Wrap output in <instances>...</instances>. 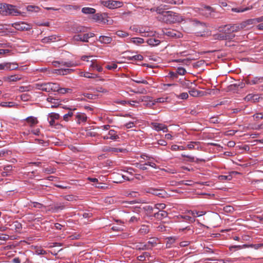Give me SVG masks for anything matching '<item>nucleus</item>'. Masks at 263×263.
<instances>
[{
	"label": "nucleus",
	"instance_id": "obj_1",
	"mask_svg": "<svg viewBox=\"0 0 263 263\" xmlns=\"http://www.w3.org/2000/svg\"><path fill=\"white\" fill-rule=\"evenodd\" d=\"M161 20L167 24L180 23L184 20L182 16L171 11H166L162 16Z\"/></svg>",
	"mask_w": 263,
	"mask_h": 263
},
{
	"label": "nucleus",
	"instance_id": "obj_2",
	"mask_svg": "<svg viewBox=\"0 0 263 263\" xmlns=\"http://www.w3.org/2000/svg\"><path fill=\"white\" fill-rule=\"evenodd\" d=\"M85 28L81 27L77 29L78 34H75L73 36V40L74 41H80L82 42H88L89 39L92 37L95 36V33L92 32H88L82 34L84 32Z\"/></svg>",
	"mask_w": 263,
	"mask_h": 263
},
{
	"label": "nucleus",
	"instance_id": "obj_3",
	"mask_svg": "<svg viewBox=\"0 0 263 263\" xmlns=\"http://www.w3.org/2000/svg\"><path fill=\"white\" fill-rule=\"evenodd\" d=\"M0 13L3 15H17L19 13L14 6L7 4H0Z\"/></svg>",
	"mask_w": 263,
	"mask_h": 263
},
{
	"label": "nucleus",
	"instance_id": "obj_4",
	"mask_svg": "<svg viewBox=\"0 0 263 263\" xmlns=\"http://www.w3.org/2000/svg\"><path fill=\"white\" fill-rule=\"evenodd\" d=\"M157 245V239L152 238L146 243H139L136 246V249L138 250H149Z\"/></svg>",
	"mask_w": 263,
	"mask_h": 263
},
{
	"label": "nucleus",
	"instance_id": "obj_5",
	"mask_svg": "<svg viewBox=\"0 0 263 263\" xmlns=\"http://www.w3.org/2000/svg\"><path fill=\"white\" fill-rule=\"evenodd\" d=\"M100 3L104 6L110 9H114L122 7L123 3L120 1L108 0L101 1Z\"/></svg>",
	"mask_w": 263,
	"mask_h": 263
},
{
	"label": "nucleus",
	"instance_id": "obj_6",
	"mask_svg": "<svg viewBox=\"0 0 263 263\" xmlns=\"http://www.w3.org/2000/svg\"><path fill=\"white\" fill-rule=\"evenodd\" d=\"M104 140H111L114 141H119L120 136L118 132L114 129H109L108 133L102 137Z\"/></svg>",
	"mask_w": 263,
	"mask_h": 263
},
{
	"label": "nucleus",
	"instance_id": "obj_7",
	"mask_svg": "<svg viewBox=\"0 0 263 263\" xmlns=\"http://www.w3.org/2000/svg\"><path fill=\"white\" fill-rule=\"evenodd\" d=\"M146 193L151 194L159 197L164 198L166 195V192L163 190H159L153 187H149L145 190Z\"/></svg>",
	"mask_w": 263,
	"mask_h": 263
},
{
	"label": "nucleus",
	"instance_id": "obj_8",
	"mask_svg": "<svg viewBox=\"0 0 263 263\" xmlns=\"http://www.w3.org/2000/svg\"><path fill=\"white\" fill-rule=\"evenodd\" d=\"M12 26L19 31H28L31 29L30 25L24 22L15 23L12 24Z\"/></svg>",
	"mask_w": 263,
	"mask_h": 263
},
{
	"label": "nucleus",
	"instance_id": "obj_9",
	"mask_svg": "<svg viewBox=\"0 0 263 263\" xmlns=\"http://www.w3.org/2000/svg\"><path fill=\"white\" fill-rule=\"evenodd\" d=\"M33 87L37 90L49 92L50 85L48 83H36L33 85Z\"/></svg>",
	"mask_w": 263,
	"mask_h": 263
},
{
	"label": "nucleus",
	"instance_id": "obj_10",
	"mask_svg": "<svg viewBox=\"0 0 263 263\" xmlns=\"http://www.w3.org/2000/svg\"><path fill=\"white\" fill-rule=\"evenodd\" d=\"M52 65L54 67H58L60 66H65L67 67H74L77 65L72 61L63 62V61H53L52 62Z\"/></svg>",
	"mask_w": 263,
	"mask_h": 263
},
{
	"label": "nucleus",
	"instance_id": "obj_11",
	"mask_svg": "<svg viewBox=\"0 0 263 263\" xmlns=\"http://www.w3.org/2000/svg\"><path fill=\"white\" fill-rule=\"evenodd\" d=\"M151 125L153 129L157 132L162 131L166 133L168 131L167 126L162 123L152 122Z\"/></svg>",
	"mask_w": 263,
	"mask_h": 263
},
{
	"label": "nucleus",
	"instance_id": "obj_12",
	"mask_svg": "<svg viewBox=\"0 0 263 263\" xmlns=\"http://www.w3.org/2000/svg\"><path fill=\"white\" fill-rule=\"evenodd\" d=\"M22 77L21 74H14L10 75L4 77L3 78L4 81L8 83L16 82L21 80Z\"/></svg>",
	"mask_w": 263,
	"mask_h": 263
},
{
	"label": "nucleus",
	"instance_id": "obj_13",
	"mask_svg": "<svg viewBox=\"0 0 263 263\" xmlns=\"http://www.w3.org/2000/svg\"><path fill=\"white\" fill-rule=\"evenodd\" d=\"M141 101H143L144 105L152 107L156 104V102L153 100V98L148 96H141Z\"/></svg>",
	"mask_w": 263,
	"mask_h": 263
},
{
	"label": "nucleus",
	"instance_id": "obj_14",
	"mask_svg": "<svg viewBox=\"0 0 263 263\" xmlns=\"http://www.w3.org/2000/svg\"><path fill=\"white\" fill-rule=\"evenodd\" d=\"M48 120L50 126L55 125V120H57L60 118V115L58 113L51 112L48 114Z\"/></svg>",
	"mask_w": 263,
	"mask_h": 263
},
{
	"label": "nucleus",
	"instance_id": "obj_15",
	"mask_svg": "<svg viewBox=\"0 0 263 263\" xmlns=\"http://www.w3.org/2000/svg\"><path fill=\"white\" fill-rule=\"evenodd\" d=\"M164 33L168 36L180 38L182 36V34L174 30H166Z\"/></svg>",
	"mask_w": 263,
	"mask_h": 263
},
{
	"label": "nucleus",
	"instance_id": "obj_16",
	"mask_svg": "<svg viewBox=\"0 0 263 263\" xmlns=\"http://www.w3.org/2000/svg\"><path fill=\"white\" fill-rule=\"evenodd\" d=\"M105 200L106 202H108L109 204L116 203L118 205L127 203V202L126 201H118L117 200V198H112L111 197L106 198Z\"/></svg>",
	"mask_w": 263,
	"mask_h": 263
},
{
	"label": "nucleus",
	"instance_id": "obj_17",
	"mask_svg": "<svg viewBox=\"0 0 263 263\" xmlns=\"http://www.w3.org/2000/svg\"><path fill=\"white\" fill-rule=\"evenodd\" d=\"M263 82V77H256L252 80H246V82L247 84L255 85Z\"/></svg>",
	"mask_w": 263,
	"mask_h": 263
},
{
	"label": "nucleus",
	"instance_id": "obj_18",
	"mask_svg": "<svg viewBox=\"0 0 263 263\" xmlns=\"http://www.w3.org/2000/svg\"><path fill=\"white\" fill-rule=\"evenodd\" d=\"M167 213L165 211H159L154 214V217L159 220H161L167 216Z\"/></svg>",
	"mask_w": 263,
	"mask_h": 263
},
{
	"label": "nucleus",
	"instance_id": "obj_19",
	"mask_svg": "<svg viewBox=\"0 0 263 263\" xmlns=\"http://www.w3.org/2000/svg\"><path fill=\"white\" fill-rule=\"evenodd\" d=\"M25 120L27 121V122L29 124V125L30 127H33L35 124H37L38 121L37 118L33 117L30 116L26 118Z\"/></svg>",
	"mask_w": 263,
	"mask_h": 263
},
{
	"label": "nucleus",
	"instance_id": "obj_20",
	"mask_svg": "<svg viewBox=\"0 0 263 263\" xmlns=\"http://www.w3.org/2000/svg\"><path fill=\"white\" fill-rule=\"evenodd\" d=\"M98 41L102 44H108L111 42L112 38L108 36L101 35Z\"/></svg>",
	"mask_w": 263,
	"mask_h": 263
},
{
	"label": "nucleus",
	"instance_id": "obj_21",
	"mask_svg": "<svg viewBox=\"0 0 263 263\" xmlns=\"http://www.w3.org/2000/svg\"><path fill=\"white\" fill-rule=\"evenodd\" d=\"M168 9V6L165 5H161L160 6L156 8V12L158 14H162V16L166 11H165V10Z\"/></svg>",
	"mask_w": 263,
	"mask_h": 263
},
{
	"label": "nucleus",
	"instance_id": "obj_22",
	"mask_svg": "<svg viewBox=\"0 0 263 263\" xmlns=\"http://www.w3.org/2000/svg\"><path fill=\"white\" fill-rule=\"evenodd\" d=\"M202 12L200 13L206 16H209L211 14L214 12V9L210 6H205L203 9H201Z\"/></svg>",
	"mask_w": 263,
	"mask_h": 263
},
{
	"label": "nucleus",
	"instance_id": "obj_23",
	"mask_svg": "<svg viewBox=\"0 0 263 263\" xmlns=\"http://www.w3.org/2000/svg\"><path fill=\"white\" fill-rule=\"evenodd\" d=\"M231 28V25H226L221 28L220 31L224 33L226 35H230L231 33H233L232 29Z\"/></svg>",
	"mask_w": 263,
	"mask_h": 263
},
{
	"label": "nucleus",
	"instance_id": "obj_24",
	"mask_svg": "<svg viewBox=\"0 0 263 263\" xmlns=\"http://www.w3.org/2000/svg\"><path fill=\"white\" fill-rule=\"evenodd\" d=\"M186 213L193 216V218H194V217H200L205 214V212L204 211H197L192 210L187 211Z\"/></svg>",
	"mask_w": 263,
	"mask_h": 263
},
{
	"label": "nucleus",
	"instance_id": "obj_25",
	"mask_svg": "<svg viewBox=\"0 0 263 263\" xmlns=\"http://www.w3.org/2000/svg\"><path fill=\"white\" fill-rule=\"evenodd\" d=\"M47 101L48 102H49V103L52 104L51 105V108L57 107L60 104L59 100L54 99V98H52L51 97H48L47 98Z\"/></svg>",
	"mask_w": 263,
	"mask_h": 263
},
{
	"label": "nucleus",
	"instance_id": "obj_26",
	"mask_svg": "<svg viewBox=\"0 0 263 263\" xmlns=\"http://www.w3.org/2000/svg\"><path fill=\"white\" fill-rule=\"evenodd\" d=\"M76 118L78 120L77 122L79 124H80L82 122H85L87 119L86 115L82 113H78L76 116Z\"/></svg>",
	"mask_w": 263,
	"mask_h": 263
},
{
	"label": "nucleus",
	"instance_id": "obj_27",
	"mask_svg": "<svg viewBox=\"0 0 263 263\" xmlns=\"http://www.w3.org/2000/svg\"><path fill=\"white\" fill-rule=\"evenodd\" d=\"M146 43L151 46H156L160 43V41L155 38L150 37L147 39Z\"/></svg>",
	"mask_w": 263,
	"mask_h": 263
},
{
	"label": "nucleus",
	"instance_id": "obj_28",
	"mask_svg": "<svg viewBox=\"0 0 263 263\" xmlns=\"http://www.w3.org/2000/svg\"><path fill=\"white\" fill-rule=\"evenodd\" d=\"M36 71L39 72L43 73L44 75L46 76H49L52 74V70L49 69L48 67H42L36 69Z\"/></svg>",
	"mask_w": 263,
	"mask_h": 263
},
{
	"label": "nucleus",
	"instance_id": "obj_29",
	"mask_svg": "<svg viewBox=\"0 0 263 263\" xmlns=\"http://www.w3.org/2000/svg\"><path fill=\"white\" fill-rule=\"evenodd\" d=\"M57 36L55 35H52L47 37H44L42 39V42L43 43H49L53 42L57 40Z\"/></svg>",
	"mask_w": 263,
	"mask_h": 263
},
{
	"label": "nucleus",
	"instance_id": "obj_30",
	"mask_svg": "<svg viewBox=\"0 0 263 263\" xmlns=\"http://www.w3.org/2000/svg\"><path fill=\"white\" fill-rule=\"evenodd\" d=\"M232 29L233 32H238L245 28V26L243 23H241L240 24H233L231 25Z\"/></svg>",
	"mask_w": 263,
	"mask_h": 263
},
{
	"label": "nucleus",
	"instance_id": "obj_31",
	"mask_svg": "<svg viewBox=\"0 0 263 263\" xmlns=\"http://www.w3.org/2000/svg\"><path fill=\"white\" fill-rule=\"evenodd\" d=\"M52 210L54 212H58L65 209V205L63 203H59L54 205L52 207Z\"/></svg>",
	"mask_w": 263,
	"mask_h": 263
},
{
	"label": "nucleus",
	"instance_id": "obj_32",
	"mask_svg": "<svg viewBox=\"0 0 263 263\" xmlns=\"http://www.w3.org/2000/svg\"><path fill=\"white\" fill-rule=\"evenodd\" d=\"M130 42L137 45H139L144 43V39L141 37H132L130 39Z\"/></svg>",
	"mask_w": 263,
	"mask_h": 263
},
{
	"label": "nucleus",
	"instance_id": "obj_33",
	"mask_svg": "<svg viewBox=\"0 0 263 263\" xmlns=\"http://www.w3.org/2000/svg\"><path fill=\"white\" fill-rule=\"evenodd\" d=\"M82 12L86 14H93L96 12V10L92 8L84 7L82 9Z\"/></svg>",
	"mask_w": 263,
	"mask_h": 263
},
{
	"label": "nucleus",
	"instance_id": "obj_34",
	"mask_svg": "<svg viewBox=\"0 0 263 263\" xmlns=\"http://www.w3.org/2000/svg\"><path fill=\"white\" fill-rule=\"evenodd\" d=\"M49 85H50V91L59 92V90L60 89V86L58 84L49 82Z\"/></svg>",
	"mask_w": 263,
	"mask_h": 263
},
{
	"label": "nucleus",
	"instance_id": "obj_35",
	"mask_svg": "<svg viewBox=\"0 0 263 263\" xmlns=\"http://www.w3.org/2000/svg\"><path fill=\"white\" fill-rule=\"evenodd\" d=\"M16 105L13 102H3L0 103V106L3 107H12Z\"/></svg>",
	"mask_w": 263,
	"mask_h": 263
},
{
	"label": "nucleus",
	"instance_id": "obj_36",
	"mask_svg": "<svg viewBox=\"0 0 263 263\" xmlns=\"http://www.w3.org/2000/svg\"><path fill=\"white\" fill-rule=\"evenodd\" d=\"M220 181H230L232 179V176L231 175H220L218 177Z\"/></svg>",
	"mask_w": 263,
	"mask_h": 263
},
{
	"label": "nucleus",
	"instance_id": "obj_37",
	"mask_svg": "<svg viewBox=\"0 0 263 263\" xmlns=\"http://www.w3.org/2000/svg\"><path fill=\"white\" fill-rule=\"evenodd\" d=\"M181 218L185 221H189L190 223H193L195 221V218L188 215H180L178 216V218Z\"/></svg>",
	"mask_w": 263,
	"mask_h": 263
},
{
	"label": "nucleus",
	"instance_id": "obj_38",
	"mask_svg": "<svg viewBox=\"0 0 263 263\" xmlns=\"http://www.w3.org/2000/svg\"><path fill=\"white\" fill-rule=\"evenodd\" d=\"M28 204L29 206L32 205L33 207L39 209H42V208L44 207V205L41 203L37 202H33L31 201H30Z\"/></svg>",
	"mask_w": 263,
	"mask_h": 263
},
{
	"label": "nucleus",
	"instance_id": "obj_39",
	"mask_svg": "<svg viewBox=\"0 0 263 263\" xmlns=\"http://www.w3.org/2000/svg\"><path fill=\"white\" fill-rule=\"evenodd\" d=\"M132 80L138 84H148V83L146 80H145L141 78H138L137 79H132Z\"/></svg>",
	"mask_w": 263,
	"mask_h": 263
},
{
	"label": "nucleus",
	"instance_id": "obj_40",
	"mask_svg": "<svg viewBox=\"0 0 263 263\" xmlns=\"http://www.w3.org/2000/svg\"><path fill=\"white\" fill-rule=\"evenodd\" d=\"M242 23H243V25L245 26V28L247 25H253V24H256L255 18L249 19V20H247L246 21H245V22H243Z\"/></svg>",
	"mask_w": 263,
	"mask_h": 263
},
{
	"label": "nucleus",
	"instance_id": "obj_41",
	"mask_svg": "<svg viewBox=\"0 0 263 263\" xmlns=\"http://www.w3.org/2000/svg\"><path fill=\"white\" fill-rule=\"evenodd\" d=\"M90 68L93 70H96L98 72H101L103 70V68L99 65L97 64H95L93 63H92L90 66Z\"/></svg>",
	"mask_w": 263,
	"mask_h": 263
},
{
	"label": "nucleus",
	"instance_id": "obj_42",
	"mask_svg": "<svg viewBox=\"0 0 263 263\" xmlns=\"http://www.w3.org/2000/svg\"><path fill=\"white\" fill-rule=\"evenodd\" d=\"M194 182L192 180H181L179 182V184L180 185H185L187 186H192L193 185Z\"/></svg>",
	"mask_w": 263,
	"mask_h": 263
},
{
	"label": "nucleus",
	"instance_id": "obj_43",
	"mask_svg": "<svg viewBox=\"0 0 263 263\" xmlns=\"http://www.w3.org/2000/svg\"><path fill=\"white\" fill-rule=\"evenodd\" d=\"M249 9L248 7H246L245 8H233L231 10L233 12H237V13H240V12H243L247 10H248Z\"/></svg>",
	"mask_w": 263,
	"mask_h": 263
},
{
	"label": "nucleus",
	"instance_id": "obj_44",
	"mask_svg": "<svg viewBox=\"0 0 263 263\" xmlns=\"http://www.w3.org/2000/svg\"><path fill=\"white\" fill-rule=\"evenodd\" d=\"M116 34L117 36H118L119 37H126L129 35V34L128 33H127L126 32H124L121 30H118V31H116Z\"/></svg>",
	"mask_w": 263,
	"mask_h": 263
},
{
	"label": "nucleus",
	"instance_id": "obj_45",
	"mask_svg": "<svg viewBox=\"0 0 263 263\" xmlns=\"http://www.w3.org/2000/svg\"><path fill=\"white\" fill-rule=\"evenodd\" d=\"M129 59L134 61H142L143 59V57L141 54H137L129 57Z\"/></svg>",
	"mask_w": 263,
	"mask_h": 263
},
{
	"label": "nucleus",
	"instance_id": "obj_46",
	"mask_svg": "<svg viewBox=\"0 0 263 263\" xmlns=\"http://www.w3.org/2000/svg\"><path fill=\"white\" fill-rule=\"evenodd\" d=\"M63 7L65 8V10L67 11H71L72 10H76L79 8L77 6H73V5H63Z\"/></svg>",
	"mask_w": 263,
	"mask_h": 263
},
{
	"label": "nucleus",
	"instance_id": "obj_47",
	"mask_svg": "<svg viewBox=\"0 0 263 263\" xmlns=\"http://www.w3.org/2000/svg\"><path fill=\"white\" fill-rule=\"evenodd\" d=\"M176 72L178 73V75L179 74V75L183 76L184 74H185V73H186V70L185 69V68L181 67H179L177 68Z\"/></svg>",
	"mask_w": 263,
	"mask_h": 263
},
{
	"label": "nucleus",
	"instance_id": "obj_48",
	"mask_svg": "<svg viewBox=\"0 0 263 263\" xmlns=\"http://www.w3.org/2000/svg\"><path fill=\"white\" fill-rule=\"evenodd\" d=\"M155 209L159 210V211H163L166 207L164 203H157L155 205Z\"/></svg>",
	"mask_w": 263,
	"mask_h": 263
},
{
	"label": "nucleus",
	"instance_id": "obj_49",
	"mask_svg": "<svg viewBox=\"0 0 263 263\" xmlns=\"http://www.w3.org/2000/svg\"><path fill=\"white\" fill-rule=\"evenodd\" d=\"M83 76L87 78H96L98 77L97 74H93L89 72H85Z\"/></svg>",
	"mask_w": 263,
	"mask_h": 263
},
{
	"label": "nucleus",
	"instance_id": "obj_50",
	"mask_svg": "<svg viewBox=\"0 0 263 263\" xmlns=\"http://www.w3.org/2000/svg\"><path fill=\"white\" fill-rule=\"evenodd\" d=\"M130 91L134 93L139 94H145L147 92L146 90L144 88H142L138 90H131Z\"/></svg>",
	"mask_w": 263,
	"mask_h": 263
},
{
	"label": "nucleus",
	"instance_id": "obj_51",
	"mask_svg": "<svg viewBox=\"0 0 263 263\" xmlns=\"http://www.w3.org/2000/svg\"><path fill=\"white\" fill-rule=\"evenodd\" d=\"M248 247L258 250L263 247V243L250 244Z\"/></svg>",
	"mask_w": 263,
	"mask_h": 263
},
{
	"label": "nucleus",
	"instance_id": "obj_52",
	"mask_svg": "<svg viewBox=\"0 0 263 263\" xmlns=\"http://www.w3.org/2000/svg\"><path fill=\"white\" fill-rule=\"evenodd\" d=\"M235 35H233L232 37L230 36V35H226V34L224 35L223 34H219L218 35V38L220 40H227V39H232L233 37H234Z\"/></svg>",
	"mask_w": 263,
	"mask_h": 263
},
{
	"label": "nucleus",
	"instance_id": "obj_53",
	"mask_svg": "<svg viewBox=\"0 0 263 263\" xmlns=\"http://www.w3.org/2000/svg\"><path fill=\"white\" fill-rule=\"evenodd\" d=\"M9 66V71L15 70L18 68L17 63L15 62L10 63V65Z\"/></svg>",
	"mask_w": 263,
	"mask_h": 263
},
{
	"label": "nucleus",
	"instance_id": "obj_54",
	"mask_svg": "<svg viewBox=\"0 0 263 263\" xmlns=\"http://www.w3.org/2000/svg\"><path fill=\"white\" fill-rule=\"evenodd\" d=\"M199 144V142H190V143H189L187 145V147L189 149H192L195 147V145H198Z\"/></svg>",
	"mask_w": 263,
	"mask_h": 263
},
{
	"label": "nucleus",
	"instance_id": "obj_55",
	"mask_svg": "<svg viewBox=\"0 0 263 263\" xmlns=\"http://www.w3.org/2000/svg\"><path fill=\"white\" fill-rule=\"evenodd\" d=\"M52 74H57L58 75H63V68L58 69H53L51 71Z\"/></svg>",
	"mask_w": 263,
	"mask_h": 263
},
{
	"label": "nucleus",
	"instance_id": "obj_56",
	"mask_svg": "<svg viewBox=\"0 0 263 263\" xmlns=\"http://www.w3.org/2000/svg\"><path fill=\"white\" fill-rule=\"evenodd\" d=\"M125 149L123 148H111L110 150V152L112 153H123L125 152Z\"/></svg>",
	"mask_w": 263,
	"mask_h": 263
},
{
	"label": "nucleus",
	"instance_id": "obj_57",
	"mask_svg": "<svg viewBox=\"0 0 263 263\" xmlns=\"http://www.w3.org/2000/svg\"><path fill=\"white\" fill-rule=\"evenodd\" d=\"M72 116L73 112L71 111H70L67 114H65L63 116V119L66 121H68L69 120V118L71 117Z\"/></svg>",
	"mask_w": 263,
	"mask_h": 263
},
{
	"label": "nucleus",
	"instance_id": "obj_58",
	"mask_svg": "<svg viewBox=\"0 0 263 263\" xmlns=\"http://www.w3.org/2000/svg\"><path fill=\"white\" fill-rule=\"evenodd\" d=\"M138 32L142 34V36H144L150 35V34L148 33H149L148 31L143 29V28L139 29Z\"/></svg>",
	"mask_w": 263,
	"mask_h": 263
},
{
	"label": "nucleus",
	"instance_id": "obj_59",
	"mask_svg": "<svg viewBox=\"0 0 263 263\" xmlns=\"http://www.w3.org/2000/svg\"><path fill=\"white\" fill-rule=\"evenodd\" d=\"M168 75L172 79H177L178 78V73L176 71H170Z\"/></svg>",
	"mask_w": 263,
	"mask_h": 263
},
{
	"label": "nucleus",
	"instance_id": "obj_60",
	"mask_svg": "<svg viewBox=\"0 0 263 263\" xmlns=\"http://www.w3.org/2000/svg\"><path fill=\"white\" fill-rule=\"evenodd\" d=\"M117 65L116 63H111L106 66V68L108 70H114L117 68Z\"/></svg>",
	"mask_w": 263,
	"mask_h": 263
},
{
	"label": "nucleus",
	"instance_id": "obj_61",
	"mask_svg": "<svg viewBox=\"0 0 263 263\" xmlns=\"http://www.w3.org/2000/svg\"><path fill=\"white\" fill-rule=\"evenodd\" d=\"M254 119L258 120L259 119H263V114L261 112L257 113L253 116Z\"/></svg>",
	"mask_w": 263,
	"mask_h": 263
},
{
	"label": "nucleus",
	"instance_id": "obj_62",
	"mask_svg": "<svg viewBox=\"0 0 263 263\" xmlns=\"http://www.w3.org/2000/svg\"><path fill=\"white\" fill-rule=\"evenodd\" d=\"M10 50L8 49H0V55H7L10 53Z\"/></svg>",
	"mask_w": 263,
	"mask_h": 263
},
{
	"label": "nucleus",
	"instance_id": "obj_63",
	"mask_svg": "<svg viewBox=\"0 0 263 263\" xmlns=\"http://www.w3.org/2000/svg\"><path fill=\"white\" fill-rule=\"evenodd\" d=\"M139 219H140L139 217H138L135 216H133L130 217L129 222L130 223L136 222H137L139 220Z\"/></svg>",
	"mask_w": 263,
	"mask_h": 263
},
{
	"label": "nucleus",
	"instance_id": "obj_64",
	"mask_svg": "<svg viewBox=\"0 0 263 263\" xmlns=\"http://www.w3.org/2000/svg\"><path fill=\"white\" fill-rule=\"evenodd\" d=\"M35 253L36 255H43L46 253V251L43 249H37L35 251Z\"/></svg>",
	"mask_w": 263,
	"mask_h": 263
}]
</instances>
